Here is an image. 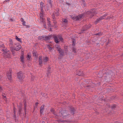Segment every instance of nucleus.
<instances>
[{"instance_id":"4be33fe9","label":"nucleus","mask_w":123,"mask_h":123,"mask_svg":"<svg viewBox=\"0 0 123 123\" xmlns=\"http://www.w3.org/2000/svg\"><path fill=\"white\" fill-rule=\"evenodd\" d=\"M55 47L57 48L58 49V51L59 50H60L61 49L60 48L59 46L58 45H56L55 46Z\"/></svg>"},{"instance_id":"ddd939ff","label":"nucleus","mask_w":123,"mask_h":123,"mask_svg":"<svg viewBox=\"0 0 123 123\" xmlns=\"http://www.w3.org/2000/svg\"><path fill=\"white\" fill-rule=\"evenodd\" d=\"M47 25L50 28L51 27H52L53 26V25H52L51 24L50 22L49 21L50 19L49 18H47Z\"/></svg>"},{"instance_id":"bb28decb","label":"nucleus","mask_w":123,"mask_h":123,"mask_svg":"<svg viewBox=\"0 0 123 123\" xmlns=\"http://www.w3.org/2000/svg\"><path fill=\"white\" fill-rule=\"evenodd\" d=\"M9 40L10 42V46L11 45V47H12V42L11 39H10Z\"/></svg>"},{"instance_id":"09e8293b","label":"nucleus","mask_w":123,"mask_h":123,"mask_svg":"<svg viewBox=\"0 0 123 123\" xmlns=\"http://www.w3.org/2000/svg\"><path fill=\"white\" fill-rule=\"evenodd\" d=\"M14 114H15V110H14Z\"/></svg>"},{"instance_id":"4468645a","label":"nucleus","mask_w":123,"mask_h":123,"mask_svg":"<svg viewBox=\"0 0 123 123\" xmlns=\"http://www.w3.org/2000/svg\"><path fill=\"white\" fill-rule=\"evenodd\" d=\"M62 21L63 24H64L65 25V26H66L68 24V22L67 20L66 19H62Z\"/></svg>"},{"instance_id":"6e6552de","label":"nucleus","mask_w":123,"mask_h":123,"mask_svg":"<svg viewBox=\"0 0 123 123\" xmlns=\"http://www.w3.org/2000/svg\"><path fill=\"white\" fill-rule=\"evenodd\" d=\"M108 15L107 13L105 14L99 18L98 19H97L96 21L95 22V24H96L100 20L104 19L105 17L106 16Z\"/></svg>"},{"instance_id":"5701e85b","label":"nucleus","mask_w":123,"mask_h":123,"mask_svg":"<svg viewBox=\"0 0 123 123\" xmlns=\"http://www.w3.org/2000/svg\"><path fill=\"white\" fill-rule=\"evenodd\" d=\"M27 59L28 60H30L31 59V56L29 55H27Z\"/></svg>"},{"instance_id":"c9c22d12","label":"nucleus","mask_w":123,"mask_h":123,"mask_svg":"<svg viewBox=\"0 0 123 123\" xmlns=\"http://www.w3.org/2000/svg\"><path fill=\"white\" fill-rule=\"evenodd\" d=\"M43 110H40V113L41 114H42L43 112Z\"/></svg>"},{"instance_id":"f8f14e48","label":"nucleus","mask_w":123,"mask_h":123,"mask_svg":"<svg viewBox=\"0 0 123 123\" xmlns=\"http://www.w3.org/2000/svg\"><path fill=\"white\" fill-rule=\"evenodd\" d=\"M11 71L10 70L7 73V75L8 79L9 80H12V77L11 76Z\"/></svg>"},{"instance_id":"f03ea898","label":"nucleus","mask_w":123,"mask_h":123,"mask_svg":"<svg viewBox=\"0 0 123 123\" xmlns=\"http://www.w3.org/2000/svg\"><path fill=\"white\" fill-rule=\"evenodd\" d=\"M54 38L55 42L56 43H58V40H60L61 41H62L63 38L61 36H59L58 37L54 36Z\"/></svg>"},{"instance_id":"7c9ffc66","label":"nucleus","mask_w":123,"mask_h":123,"mask_svg":"<svg viewBox=\"0 0 123 123\" xmlns=\"http://www.w3.org/2000/svg\"><path fill=\"white\" fill-rule=\"evenodd\" d=\"M44 105H42L40 108V110H43L44 109Z\"/></svg>"},{"instance_id":"6ab92c4d","label":"nucleus","mask_w":123,"mask_h":123,"mask_svg":"<svg viewBox=\"0 0 123 123\" xmlns=\"http://www.w3.org/2000/svg\"><path fill=\"white\" fill-rule=\"evenodd\" d=\"M91 25H89V26L87 27V25H86L85 26L86 27V28H85V29H84V30H83V31H82V32H84V31L86 30V29L89 28L90 27H91Z\"/></svg>"},{"instance_id":"f704fd0d","label":"nucleus","mask_w":123,"mask_h":123,"mask_svg":"<svg viewBox=\"0 0 123 123\" xmlns=\"http://www.w3.org/2000/svg\"><path fill=\"white\" fill-rule=\"evenodd\" d=\"M25 21H23V25H25Z\"/></svg>"},{"instance_id":"dca6fc26","label":"nucleus","mask_w":123,"mask_h":123,"mask_svg":"<svg viewBox=\"0 0 123 123\" xmlns=\"http://www.w3.org/2000/svg\"><path fill=\"white\" fill-rule=\"evenodd\" d=\"M58 51L60 53V55H64L63 51L62 49H61L59 50Z\"/></svg>"},{"instance_id":"c756f323","label":"nucleus","mask_w":123,"mask_h":123,"mask_svg":"<svg viewBox=\"0 0 123 123\" xmlns=\"http://www.w3.org/2000/svg\"><path fill=\"white\" fill-rule=\"evenodd\" d=\"M18 107L19 109V112H20L22 108V107L20 106H18Z\"/></svg>"},{"instance_id":"79ce46f5","label":"nucleus","mask_w":123,"mask_h":123,"mask_svg":"<svg viewBox=\"0 0 123 123\" xmlns=\"http://www.w3.org/2000/svg\"><path fill=\"white\" fill-rule=\"evenodd\" d=\"M33 55L34 56H36V54L35 53H34L33 54Z\"/></svg>"},{"instance_id":"e433bc0d","label":"nucleus","mask_w":123,"mask_h":123,"mask_svg":"<svg viewBox=\"0 0 123 123\" xmlns=\"http://www.w3.org/2000/svg\"><path fill=\"white\" fill-rule=\"evenodd\" d=\"M4 46L3 44H2V45L0 46V48L2 47V48H3L4 47Z\"/></svg>"},{"instance_id":"f257e3e1","label":"nucleus","mask_w":123,"mask_h":123,"mask_svg":"<svg viewBox=\"0 0 123 123\" xmlns=\"http://www.w3.org/2000/svg\"><path fill=\"white\" fill-rule=\"evenodd\" d=\"M42 56H40L39 58L38 62H39V64L41 66L42 64L44 63V64H45L46 62L48 60V59L47 57H45L43 59V61H42Z\"/></svg>"},{"instance_id":"c03bdc74","label":"nucleus","mask_w":123,"mask_h":123,"mask_svg":"<svg viewBox=\"0 0 123 123\" xmlns=\"http://www.w3.org/2000/svg\"><path fill=\"white\" fill-rule=\"evenodd\" d=\"M73 45H74V41L73 42Z\"/></svg>"},{"instance_id":"39448f33","label":"nucleus","mask_w":123,"mask_h":123,"mask_svg":"<svg viewBox=\"0 0 123 123\" xmlns=\"http://www.w3.org/2000/svg\"><path fill=\"white\" fill-rule=\"evenodd\" d=\"M51 37L50 36H42L38 37V39L39 40H47L50 39Z\"/></svg>"},{"instance_id":"a19ab883","label":"nucleus","mask_w":123,"mask_h":123,"mask_svg":"<svg viewBox=\"0 0 123 123\" xmlns=\"http://www.w3.org/2000/svg\"><path fill=\"white\" fill-rule=\"evenodd\" d=\"M38 104V103L37 102H36V103L35 105H36V106H37Z\"/></svg>"},{"instance_id":"aec40b11","label":"nucleus","mask_w":123,"mask_h":123,"mask_svg":"<svg viewBox=\"0 0 123 123\" xmlns=\"http://www.w3.org/2000/svg\"><path fill=\"white\" fill-rule=\"evenodd\" d=\"M59 122H63V123H66V122H68V123H69V122H71L68 121H64V120H59V121H58Z\"/></svg>"},{"instance_id":"a211bd4d","label":"nucleus","mask_w":123,"mask_h":123,"mask_svg":"<svg viewBox=\"0 0 123 123\" xmlns=\"http://www.w3.org/2000/svg\"><path fill=\"white\" fill-rule=\"evenodd\" d=\"M21 61L23 63H24V57L23 55H22L20 57Z\"/></svg>"},{"instance_id":"58836bf2","label":"nucleus","mask_w":123,"mask_h":123,"mask_svg":"<svg viewBox=\"0 0 123 123\" xmlns=\"http://www.w3.org/2000/svg\"><path fill=\"white\" fill-rule=\"evenodd\" d=\"M2 95L4 97H5L6 96L5 95V94L4 93H3L2 94Z\"/></svg>"},{"instance_id":"8fccbe9b","label":"nucleus","mask_w":123,"mask_h":123,"mask_svg":"<svg viewBox=\"0 0 123 123\" xmlns=\"http://www.w3.org/2000/svg\"><path fill=\"white\" fill-rule=\"evenodd\" d=\"M20 105H22V104H20Z\"/></svg>"},{"instance_id":"a878e982","label":"nucleus","mask_w":123,"mask_h":123,"mask_svg":"<svg viewBox=\"0 0 123 123\" xmlns=\"http://www.w3.org/2000/svg\"><path fill=\"white\" fill-rule=\"evenodd\" d=\"M51 112H52L54 114V115H56V114L54 112V109H52L51 110Z\"/></svg>"},{"instance_id":"b1692460","label":"nucleus","mask_w":123,"mask_h":123,"mask_svg":"<svg viewBox=\"0 0 123 123\" xmlns=\"http://www.w3.org/2000/svg\"><path fill=\"white\" fill-rule=\"evenodd\" d=\"M51 45H47V47L48 48L50 49L51 50L52 48L51 47Z\"/></svg>"},{"instance_id":"f3484780","label":"nucleus","mask_w":123,"mask_h":123,"mask_svg":"<svg viewBox=\"0 0 123 123\" xmlns=\"http://www.w3.org/2000/svg\"><path fill=\"white\" fill-rule=\"evenodd\" d=\"M2 51H4V52L3 53V56L4 57H5V55H6L7 54V53L6 52V51H5L4 49H2Z\"/></svg>"},{"instance_id":"473e14b6","label":"nucleus","mask_w":123,"mask_h":123,"mask_svg":"<svg viewBox=\"0 0 123 123\" xmlns=\"http://www.w3.org/2000/svg\"><path fill=\"white\" fill-rule=\"evenodd\" d=\"M41 121V122L42 123H45L46 122V121L45 120L44 121L43 119Z\"/></svg>"},{"instance_id":"a18cd8bd","label":"nucleus","mask_w":123,"mask_h":123,"mask_svg":"<svg viewBox=\"0 0 123 123\" xmlns=\"http://www.w3.org/2000/svg\"><path fill=\"white\" fill-rule=\"evenodd\" d=\"M37 107V106H36V105H35V106H34V108H36V107Z\"/></svg>"},{"instance_id":"49530a36","label":"nucleus","mask_w":123,"mask_h":123,"mask_svg":"<svg viewBox=\"0 0 123 123\" xmlns=\"http://www.w3.org/2000/svg\"><path fill=\"white\" fill-rule=\"evenodd\" d=\"M50 69V68L49 67V69H48V71L49 72V69Z\"/></svg>"},{"instance_id":"cd10ccee","label":"nucleus","mask_w":123,"mask_h":123,"mask_svg":"<svg viewBox=\"0 0 123 123\" xmlns=\"http://www.w3.org/2000/svg\"><path fill=\"white\" fill-rule=\"evenodd\" d=\"M59 13L58 12H56V13H55V14L54 13H53V15H55L56 16H58L59 15Z\"/></svg>"},{"instance_id":"412c9836","label":"nucleus","mask_w":123,"mask_h":123,"mask_svg":"<svg viewBox=\"0 0 123 123\" xmlns=\"http://www.w3.org/2000/svg\"><path fill=\"white\" fill-rule=\"evenodd\" d=\"M15 39H16L18 41H19L21 42V39L20 38H18L17 37V36H16L15 37Z\"/></svg>"},{"instance_id":"20e7f679","label":"nucleus","mask_w":123,"mask_h":123,"mask_svg":"<svg viewBox=\"0 0 123 123\" xmlns=\"http://www.w3.org/2000/svg\"><path fill=\"white\" fill-rule=\"evenodd\" d=\"M83 17V14H82L78 16H76L74 15V16L72 17V18L73 19H75L76 20H79L81 19Z\"/></svg>"},{"instance_id":"4c0bfd02","label":"nucleus","mask_w":123,"mask_h":123,"mask_svg":"<svg viewBox=\"0 0 123 123\" xmlns=\"http://www.w3.org/2000/svg\"><path fill=\"white\" fill-rule=\"evenodd\" d=\"M75 48H73V52L74 53H75L76 52V51H75Z\"/></svg>"},{"instance_id":"7ed1b4c3","label":"nucleus","mask_w":123,"mask_h":123,"mask_svg":"<svg viewBox=\"0 0 123 123\" xmlns=\"http://www.w3.org/2000/svg\"><path fill=\"white\" fill-rule=\"evenodd\" d=\"M96 10L95 9H93L90 11H88L87 12V14L90 15L91 17H92L94 15V14L97 13Z\"/></svg>"},{"instance_id":"603ef678","label":"nucleus","mask_w":123,"mask_h":123,"mask_svg":"<svg viewBox=\"0 0 123 123\" xmlns=\"http://www.w3.org/2000/svg\"><path fill=\"white\" fill-rule=\"evenodd\" d=\"M44 118L45 119H46V118Z\"/></svg>"},{"instance_id":"de8ad7c7","label":"nucleus","mask_w":123,"mask_h":123,"mask_svg":"<svg viewBox=\"0 0 123 123\" xmlns=\"http://www.w3.org/2000/svg\"><path fill=\"white\" fill-rule=\"evenodd\" d=\"M55 18V17H53V19L54 18Z\"/></svg>"},{"instance_id":"9d476101","label":"nucleus","mask_w":123,"mask_h":123,"mask_svg":"<svg viewBox=\"0 0 123 123\" xmlns=\"http://www.w3.org/2000/svg\"><path fill=\"white\" fill-rule=\"evenodd\" d=\"M61 114L62 117L64 118H66L68 117L66 111H64L62 112Z\"/></svg>"},{"instance_id":"2eb2a0df","label":"nucleus","mask_w":123,"mask_h":123,"mask_svg":"<svg viewBox=\"0 0 123 123\" xmlns=\"http://www.w3.org/2000/svg\"><path fill=\"white\" fill-rule=\"evenodd\" d=\"M43 2H41L40 3V7L41 9V11L42 12L43 9V6H43Z\"/></svg>"},{"instance_id":"1a4fd4ad","label":"nucleus","mask_w":123,"mask_h":123,"mask_svg":"<svg viewBox=\"0 0 123 123\" xmlns=\"http://www.w3.org/2000/svg\"><path fill=\"white\" fill-rule=\"evenodd\" d=\"M18 77L20 80H22L24 78L23 74L21 72H19L18 73Z\"/></svg>"},{"instance_id":"3c124183","label":"nucleus","mask_w":123,"mask_h":123,"mask_svg":"<svg viewBox=\"0 0 123 123\" xmlns=\"http://www.w3.org/2000/svg\"><path fill=\"white\" fill-rule=\"evenodd\" d=\"M78 75H80V74H78Z\"/></svg>"},{"instance_id":"423d86ee","label":"nucleus","mask_w":123,"mask_h":123,"mask_svg":"<svg viewBox=\"0 0 123 123\" xmlns=\"http://www.w3.org/2000/svg\"><path fill=\"white\" fill-rule=\"evenodd\" d=\"M41 12L40 13V18L41 19V21H43V25L45 28H46V24L45 23V21L44 20V19H43V12L41 11Z\"/></svg>"},{"instance_id":"393cba45","label":"nucleus","mask_w":123,"mask_h":123,"mask_svg":"<svg viewBox=\"0 0 123 123\" xmlns=\"http://www.w3.org/2000/svg\"><path fill=\"white\" fill-rule=\"evenodd\" d=\"M74 108H72V109L71 110V114L72 115L74 114Z\"/></svg>"},{"instance_id":"2f4dec72","label":"nucleus","mask_w":123,"mask_h":123,"mask_svg":"<svg viewBox=\"0 0 123 123\" xmlns=\"http://www.w3.org/2000/svg\"><path fill=\"white\" fill-rule=\"evenodd\" d=\"M24 109L25 110V111L26 110V105L25 104V101H24Z\"/></svg>"},{"instance_id":"37998d69","label":"nucleus","mask_w":123,"mask_h":123,"mask_svg":"<svg viewBox=\"0 0 123 123\" xmlns=\"http://www.w3.org/2000/svg\"><path fill=\"white\" fill-rule=\"evenodd\" d=\"M115 107V105H114L113 106V108Z\"/></svg>"},{"instance_id":"ea45409f","label":"nucleus","mask_w":123,"mask_h":123,"mask_svg":"<svg viewBox=\"0 0 123 123\" xmlns=\"http://www.w3.org/2000/svg\"><path fill=\"white\" fill-rule=\"evenodd\" d=\"M21 20L22 21V22H23V18H21Z\"/></svg>"},{"instance_id":"0eeeda50","label":"nucleus","mask_w":123,"mask_h":123,"mask_svg":"<svg viewBox=\"0 0 123 123\" xmlns=\"http://www.w3.org/2000/svg\"><path fill=\"white\" fill-rule=\"evenodd\" d=\"M21 47V46L18 43L15 44L14 47V49L16 51H18L19 50Z\"/></svg>"},{"instance_id":"9b49d317","label":"nucleus","mask_w":123,"mask_h":123,"mask_svg":"<svg viewBox=\"0 0 123 123\" xmlns=\"http://www.w3.org/2000/svg\"><path fill=\"white\" fill-rule=\"evenodd\" d=\"M51 0H49L47 2V5H48V6H47V9H45V10H48L49 8H51L52 7V4H51V2L50 1Z\"/></svg>"},{"instance_id":"c85d7f7f","label":"nucleus","mask_w":123,"mask_h":123,"mask_svg":"<svg viewBox=\"0 0 123 123\" xmlns=\"http://www.w3.org/2000/svg\"><path fill=\"white\" fill-rule=\"evenodd\" d=\"M102 34L101 33H96L95 34V35H101Z\"/></svg>"},{"instance_id":"72a5a7b5","label":"nucleus","mask_w":123,"mask_h":123,"mask_svg":"<svg viewBox=\"0 0 123 123\" xmlns=\"http://www.w3.org/2000/svg\"><path fill=\"white\" fill-rule=\"evenodd\" d=\"M3 90V88L1 86H0V91H1Z\"/></svg>"}]
</instances>
